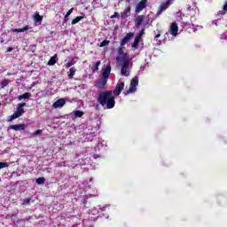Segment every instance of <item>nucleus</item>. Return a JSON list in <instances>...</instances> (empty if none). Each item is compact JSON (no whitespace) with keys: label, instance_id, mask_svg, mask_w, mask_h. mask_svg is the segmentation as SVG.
<instances>
[{"label":"nucleus","instance_id":"nucleus-36","mask_svg":"<svg viewBox=\"0 0 227 227\" xmlns=\"http://www.w3.org/2000/svg\"><path fill=\"white\" fill-rule=\"evenodd\" d=\"M30 201H31V199H25L24 200V203H27V204L29 203Z\"/></svg>","mask_w":227,"mask_h":227},{"label":"nucleus","instance_id":"nucleus-8","mask_svg":"<svg viewBox=\"0 0 227 227\" xmlns=\"http://www.w3.org/2000/svg\"><path fill=\"white\" fill-rule=\"evenodd\" d=\"M172 36H176L178 35V23L173 22L170 26V30L168 31Z\"/></svg>","mask_w":227,"mask_h":227},{"label":"nucleus","instance_id":"nucleus-35","mask_svg":"<svg viewBox=\"0 0 227 227\" xmlns=\"http://www.w3.org/2000/svg\"><path fill=\"white\" fill-rule=\"evenodd\" d=\"M43 130L42 129H37L35 132V136H40V134H42Z\"/></svg>","mask_w":227,"mask_h":227},{"label":"nucleus","instance_id":"nucleus-31","mask_svg":"<svg viewBox=\"0 0 227 227\" xmlns=\"http://www.w3.org/2000/svg\"><path fill=\"white\" fill-rule=\"evenodd\" d=\"M110 19H120V13L114 12V15L110 16Z\"/></svg>","mask_w":227,"mask_h":227},{"label":"nucleus","instance_id":"nucleus-23","mask_svg":"<svg viewBox=\"0 0 227 227\" xmlns=\"http://www.w3.org/2000/svg\"><path fill=\"white\" fill-rule=\"evenodd\" d=\"M76 61L75 59H71L68 60L67 63H66L65 67L66 68H70L71 67H74V65H75Z\"/></svg>","mask_w":227,"mask_h":227},{"label":"nucleus","instance_id":"nucleus-1","mask_svg":"<svg viewBox=\"0 0 227 227\" xmlns=\"http://www.w3.org/2000/svg\"><path fill=\"white\" fill-rule=\"evenodd\" d=\"M97 100L99 106H102V107L106 106V109H113V107L116 106L114 96H113V91L111 90L101 91L98 94Z\"/></svg>","mask_w":227,"mask_h":227},{"label":"nucleus","instance_id":"nucleus-26","mask_svg":"<svg viewBox=\"0 0 227 227\" xmlns=\"http://www.w3.org/2000/svg\"><path fill=\"white\" fill-rule=\"evenodd\" d=\"M74 116H75L76 118H82V116H84V112L76 110V111L74 112Z\"/></svg>","mask_w":227,"mask_h":227},{"label":"nucleus","instance_id":"nucleus-2","mask_svg":"<svg viewBox=\"0 0 227 227\" xmlns=\"http://www.w3.org/2000/svg\"><path fill=\"white\" fill-rule=\"evenodd\" d=\"M121 60L122 61L121 74L124 75V77H129V75H130V73L127 70H129L130 67V57L124 55V59Z\"/></svg>","mask_w":227,"mask_h":227},{"label":"nucleus","instance_id":"nucleus-41","mask_svg":"<svg viewBox=\"0 0 227 227\" xmlns=\"http://www.w3.org/2000/svg\"><path fill=\"white\" fill-rule=\"evenodd\" d=\"M222 15H224V12L221 13Z\"/></svg>","mask_w":227,"mask_h":227},{"label":"nucleus","instance_id":"nucleus-25","mask_svg":"<svg viewBox=\"0 0 227 227\" xmlns=\"http://www.w3.org/2000/svg\"><path fill=\"white\" fill-rule=\"evenodd\" d=\"M34 20L35 22H42V20H43V16L40 15V13H35Z\"/></svg>","mask_w":227,"mask_h":227},{"label":"nucleus","instance_id":"nucleus-33","mask_svg":"<svg viewBox=\"0 0 227 227\" xmlns=\"http://www.w3.org/2000/svg\"><path fill=\"white\" fill-rule=\"evenodd\" d=\"M157 38H160V30H158V34L154 35V39L157 40Z\"/></svg>","mask_w":227,"mask_h":227},{"label":"nucleus","instance_id":"nucleus-18","mask_svg":"<svg viewBox=\"0 0 227 227\" xmlns=\"http://www.w3.org/2000/svg\"><path fill=\"white\" fill-rule=\"evenodd\" d=\"M57 58H58V55L55 54L53 57H51V58L50 59V60L48 61L47 65H48L49 67H54V64H55V63H58V60L56 59Z\"/></svg>","mask_w":227,"mask_h":227},{"label":"nucleus","instance_id":"nucleus-37","mask_svg":"<svg viewBox=\"0 0 227 227\" xmlns=\"http://www.w3.org/2000/svg\"><path fill=\"white\" fill-rule=\"evenodd\" d=\"M13 51V48H9L8 50H7V52H12Z\"/></svg>","mask_w":227,"mask_h":227},{"label":"nucleus","instance_id":"nucleus-28","mask_svg":"<svg viewBox=\"0 0 227 227\" xmlns=\"http://www.w3.org/2000/svg\"><path fill=\"white\" fill-rule=\"evenodd\" d=\"M109 43H111V41H109V40H104L103 42L100 43V44L98 45V47H106V45H109Z\"/></svg>","mask_w":227,"mask_h":227},{"label":"nucleus","instance_id":"nucleus-10","mask_svg":"<svg viewBox=\"0 0 227 227\" xmlns=\"http://www.w3.org/2000/svg\"><path fill=\"white\" fill-rule=\"evenodd\" d=\"M134 36V34L128 33L123 39L121 41V46L123 47L124 45H127L129 43V40Z\"/></svg>","mask_w":227,"mask_h":227},{"label":"nucleus","instance_id":"nucleus-21","mask_svg":"<svg viewBox=\"0 0 227 227\" xmlns=\"http://www.w3.org/2000/svg\"><path fill=\"white\" fill-rule=\"evenodd\" d=\"M29 29V26H25L23 28H14L12 30L13 33H24V31H27Z\"/></svg>","mask_w":227,"mask_h":227},{"label":"nucleus","instance_id":"nucleus-3","mask_svg":"<svg viewBox=\"0 0 227 227\" xmlns=\"http://www.w3.org/2000/svg\"><path fill=\"white\" fill-rule=\"evenodd\" d=\"M24 107H26V103H20L16 108V112L12 114L8 119V121H12L13 120H17V118H20L22 114H24Z\"/></svg>","mask_w":227,"mask_h":227},{"label":"nucleus","instance_id":"nucleus-17","mask_svg":"<svg viewBox=\"0 0 227 227\" xmlns=\"http://www.w3.org/2000/svg\"><path fill=\"white\" fill-rule=\"evenodd\" d=\"M130 5H129L123 12L121 13V19H127V17H129V13H130Z\"/></svg>","mask_w":227,"mask_h":227},{"label":"nucleus","instance_id":"nucleus-32","mask_svg":"<svg viewBox=\"0 0 227 227\" xmlns=\"http://www.w3.org/2000/svg\"><path fill=\"white\" fill-rule=\"evenodd\" d=\"M73 12H74V8L69 9V11L66 14V17H70V15H72Z\"/></svg>","mask_w":227,"mask_h":227},{"label":"nucleus","instance_id":"nucleus-11","mask_svg":"<svg viewBox=\"0 0 227 227\" xmlns=\"http://www.w3.org/2000/svg\"><path fill=\"white\" fill-rule=\"evenodd\" d=\"M119 55L121 56H117L116 58V61L117 63H120V61H121V59H124L125 56H128L127 53L123 52V46L121 45V47L118 50Z\"/></svg>","mask_w":227,"mask_h":227},{"label":"nucleus","instance_id":"nucleus-6","mask_svg":"<svg viewBox=\"0 0 227 227\" xmlns=\"http://www.w3.org/2000/svg\"><path fill=\"white\" fill-rule=\"evenodd\" d=\"M147 3L148 0H141L136 6V13H141V12H143L146 8Z\"/></svg>","mask_w":227,"mask_h":227},{"label":"nucleus","instance_id":"nucleus-29","mask_svg":"<svg viewBox=\"0 0 227 227\" xmlns=\"http://www.w3.org/2000/svg\"><path fill=\"white\" fill-rule=\"evenodd\" d=\"M100 64H101L100 60L96 62L95 67L92 69V72H98V67H100Z\"/></svg>","mask_w":227,"mask_h":227},{"label":"nucleus","instance_id":"nucleus-19","mask_svg":"<svg viewBox=\"0 0 227 227\" xmlns=\"http://www.w3.org/2000/svg\"><path fill=\"white\" fill-rule=\"evenodd\" d=\"M8 84H10V80L8 79H4L0 82V90H4V88H6V86H8Z\"/></svg>","mask_w":227,"mask_h":227},{"label":"nucleus","instance_id":"nucleus-13","mask_svg":"<svg viewBox=\"0 0 227 227\" xmlns=\"http://www.w3.org/2000/svg\"><path fill=\"white\" fill-rule=\"evenodd\" d=\"M97 85L99 90H106V86L107 85V78H102L98 82Z\"/></svg>","mask_w":227,"mask_h":227},{"label":"nucleus","instance_id":"nucleus-38","mask_svg":"<svg viewBox=\"0 0 227 227\" xmlns=\"http://www.w3.org/2000/svg\"><path fill=\"white\" fill-rule=\"evenodd\" d=\"M143 33H145V29L141 30L140 34H138V35H140V38H141V35H143Z\"/></svg>","mask_w":227,"mask_h":227},{"label":"nucleus","instance_id":"nucleus-20","mask_svg":"<svg viewBox=\"0 0 227 227\" xmlns=\"http://www.w3.org/2000/svg\"><path fill=\"white\" fill-rule=\"evenodd\" d=\"M26 98H31V93L25 92L24 94L18 97V100H24Z\"/></svg>","mask_w":227,"mask_h":227},{"label":"nucleus","instance_id":"nucleus-27","mask_svg":"<svg viewBox=\"0 0 227 227\" xmlns=\"http://www.w3.org/2000/svg\"><path fill=\"white\" fill-rule=\"evenodd\" d=\"M36 184L38 185H43L45 184V177H39L36 179Z\"/></svg>","mask_w":227,"mask_h":227},{"label":"nucleus","instance_id":"nucleus-15","mask_svg":"<svg viewBox=\"0 0 227 227\" xmlns=\"http://www.w3.org/2000/svg\"><path fill=\"white\" fill-rule=\"evenodd\" d=\"M141 40V35H137L136 37H135V40L134 42L132 43L131 44V47H133V49H137V47H139V42Z\"/></svg>","mask_w":227,"mask_h":227},{"label":"nucleus","instance_id":"nucleus-16","mask_svg":"<svg viewBox=\"0 0 227 227\" xmlns=\"http://www.w3.org/2000/svg\"><path fill=\"white\" fill-rule=\"evenodd\" d=\"M145 17L143 15H138L136 20H135V25L137 27H139L143 24V20H144Z\"/></svg>","mask_w":227,"mask_h":227},{"label":"nucleus","instance_id":"nucleus-9","mask_svg":"<svg viewBox=\"0 0 227 227\" xmlns=\"http://www.w3.org/2000/svg\"><path fill=\"white\" fill-rule=\"evenodd\" d=\"M9 129H11L12 130H16V132H19L20 130H26V124L21 123V124L10 125Z\"/></svg>","mask_w":227,"mask_h":227},{"label":"nucleus","instance_id":"nucleus-40","mask_svg":"<svg viewBox=\"0 0 227 227\" xmlns=\"http://www.w3.org/2000/svg\"><path fill=\"white\" fill-rule=\"evenodd\" d=\"M130 1H132V0H126V3H130Z\"/></svg>","mask_w":227,"mask_h":227},{"label":"nucleus","instance_id":"nucleus-5","mask_svg":"<svg viewBox=\"0 0 227 227\" xmlns=\"http://www.w3.org/2000/svg\"><path fill=\"white\" fill-rule=\"evenodd\" d=\"M173 4V0H167L165 3H162L158 8L157 15H162V12H166L167 8H169Z\"/></svg>","mask_w":227,"mask_h":227},{"label":"nucleus","instance_id":"nucleus-30","mask_svg":"<svg viewBox=\"0 0 227 227\" xmlns=\"http://www.w3.org/2000/svg\"><path fill=\"white\" fill-rule=\"evenodd\" d=\"M8 162H0V169H4V168H8Z\"/></svg>","mask_w":227,"mask_h":227},{"label":"nucleus","instance_id":"nucleus-24","mask_svg":"<svg viewBox=\"0 0 227 227\" xmlns=\"http://www.w3.org/2000/svg\"><path fill=\"white\" fill-rule=\"evenodd\" d=\"M84 19V16H77L75 19H74L71 22L72 26H74V24H78V22H81Z\"/></svg>","mask_w":227,"mask_h":227},{"label":"nucleus","instance_id":"nucleus-12","mask_svg":"<svg viewBox=\"0 0 227 227\" xmlns=\"http://www.w3.org/2000/svg\"><path fill=\"white\" fill-rule=\"evenodd\" d=\"M67 104V100L65 98H59L55 103H53V107L58 109V107H63Z\"/></svg>","mask_w":227,"mask_h":227},{"label":"nucleus","instance_id":"nucleus-22","mask_svg":"<svg viewBox=\"0 0 227 227\" xmlns=\"http://www.w3.org/2000/svg\"><path fill=\"white\" fill-rule=\"evenodd\" d=\"M75 72H77V68L75 67H71L69 69V73H68L69 79H74V75H75Z\"/></svg>","mask_w":227,"mask_h":227},{"label":"nucleus","instance_id":"nucleus-7","mask_svg":"<svg viewBox=\"0 0 227 227\" xmlns=\"http://www.w3.org/2000/svg\"><path fill=\"white\" fill-rule=\"evenodd\" d=\"M125 88V82H121L120 83H117L115 86V89L114 90V95L115 97H119V95L121 94V91H123V89Z\"/></svg>","mask_w":227,"mask_h":227},{"label":"nucleus","instance_id":"nucleus-34","mask_svg":"<svg viewBox=\"0 0 227 227\" xmlns=\"http://www.w3.org/2000/svg\"><path fill=\"white\" fill-rule=\"evenodd\" d=\"M223 12H227V1L224 2Z\"/></svg>","mask_w":227,"mask_h":227},{"label":"nucleus","instance_id":"nucleus-39","mask_svg":"<svg viewBox=\"0 0 227 227\" xmlns=\"http://www.w3.org/2000/svg\"><path fill=\"white\" fill-rule=\"evenodd\" d=\"M68 17L65 16V22H67Z\"/></svg>","mask_w":227,"mask_h":227},{"label":"nucleus","instance_id":"nucleus-14","mask_svg":"<svg viewBox=\"0 0 227 227\" xmlns=\"http://www.w3.org/2000/svg\"><path fill=\"white\" fill-rule=\"evenodd\" d=\"M109 75H111V65H107L103 71L102 77L104 79H109Z\"/></svg>","mask_w":227,"mask_h":227},{"label":"nucleus","instance_id":"nucleus-4","mask_svg":"<svg viewBox=\"0 0 227 227\" xmlns=\"http://www.w3.org/2000/svg\"><path fill=\"white\" fill-rule=\"evenodd\" d=\"M137 84H139V78L137 76H134L130 81L129 90L124 92V95L127 96L130 95V93H136L137 90Z\"/></svg>","mask_w":227,"mask_h":227}]
</instances>
